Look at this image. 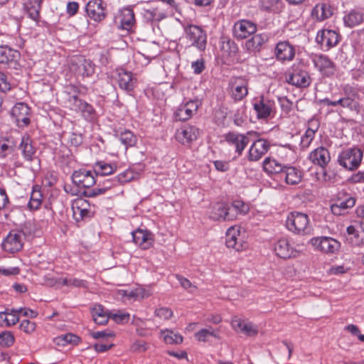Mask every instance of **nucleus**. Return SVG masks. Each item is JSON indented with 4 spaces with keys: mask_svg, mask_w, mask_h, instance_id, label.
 Returning a JSON list of instances; mask_svg holds the SVG:
<instances>
[{
    "mask_svg": "<svg viewBox=\"0 0 364 364\" xmlns=\"http://www.w3.org/2000/svg\"><path fill=\"white\" fill-rule=\"evenodd\" d=\"M286 82L298 88L308 87L311 83V78L306 70V65L301 60L295 62L285 75Z\"/></svg>",
    "mask_w": 364,
    "mask_h": 364,
    "instance_id": "nucleus-1",
    "label": "nucleus"
},
{
    "mask_svg": "<svg viewBox=\"0 0 364 364\" xmlns=\"http://www.w3.org/2000/svg\"><path fill=\"white\" fill-rule=\"evenodd\" d=\"M287 228L298 235H309L312 230L308 215L301 212H291L286 220Z\"/></svg>",
    "mask_w": 364,
    "mask_h": 364,
    "instance_id": "nucleus-2",
    "label": "nucleus"
},
{
    "mask_svg": "<svg viewBox=\"0 0 364 364\" xmlns=\"http://www.w3.org/2000/svg\"><path fill=\"white\" fill-rule=\"evenodd\" d=\"M363 158V150L357 146L343 150L338 155V164L348 171L359 168Z\"/></svg>",
    "mask_w": 364,
    "mask_h": 364,
    "instance_id": "nucleus-3",
    "label": "nucleus"
},
{
    "mask_svg": "<svg viewBox=\"0 0 364 364\" xmlns=\"http://www.w3.org/2000/svg\"><path fill=\"white\" fill-rule=\"evenodd\" d=\"M70 109L77 113L86 121L93 122L97 119V114L94 107L80 99L76 95H71L68 100Z\"/></svg>",
    "mask_w": 364,
    "mask_h": 364,
    "instance_id": "nucleus-4",
    "label": "nucleus"
},
{
    "mask_svg": "<svg viewBox=\"0 0 364 364\" xmlns=\"http://www.w3.org/2000/svg\"><path fill=\"white\" fill-rule=\"evenodd\" d=\"M185 38L191 46L196 47L200 51H204L207 46L206 32L202 27L193 24L184 26Z\"/></svg>",
    "mask_w": 364,
    "mask_h": 364,
    "instance_id": "nucleus-5",
    "label": "nucleus"
},
{
    "mask_svg": "<svg viewBox=\"0 0 364 364\" xmlns=\"http://www.w3.org/2000/svg\"><path fill=\"white\" fill-rule=\"evenodd\" d=\"M20 53L8 46H0V67L17 70L20 67Z\"/></svg>",
    "mask_w": 364,
    "mask_h": 364,
    "instance_id": "nucleus-6",
    "label": "nucleus"
},
{
    "mask_svg": "<svg viewBox=\"0 0 364 364\" xmlns=\"http://www.w3.org/2000/svg\"><path fill=\"white\" fill-rule=\"evenodd\" d=\"M355 204V198L350 194L341 191L338 192L334 203L331 205L333 215H341L345 214L348 209L353 208Z\"/></svg>",
    "mask_w": 364,
    "mask_h": 364,
    "instance_id": "nucleus-7",
    "label": "nucleus"
},
{
    "mask_svg": "<svg viewBox=\"0 0 364 364\" xmlns=\"http://www.w3.org/2000/svg\"><path fill=\"white\" fill-rule=\"evenodd\" d=\"M11 114L18 127H27L31 122V108L24 102L16 103L13 107Z\"/></svg>",
    "mask_w": 364,
    "mask_h": 364,
    "instance_id": "nucleus-8",
    "label": "nucleus"
},
{
    "mask_svg": "<svg viewBox=\"0 0 364 364\" xmlns=\"http://www.w3.org/2000/svg\"><path fill=\"white\" fill-rule=\"evenodd\" d=\"M73 183L79 188H89L97 181L94 171L80 168L75 171L71 176Z\"/></svg>",
    "mask_w": 364,
    "mask_h": 364,
    "instance_id": "nucleus-9",
    "label": "nucleus"
},
{
    "mask_svg": "<svg viewBox=\"0 0 364 364\" xmlns=\"http://www.w3.org/2000/svg\"><path fill=\"white\" fill-rule=\"evenodd\" d=\"M201 105L198 99L190 100L181 103L176 109L174 115L176 120L186 121L195 114Z\"/></svg>",
    "mask_w": 364,
    "mask_h": 364,
    "instance_id": "nucleus-10",
    "label": "nucleus"
},
{
    "mask_svg": "<svg viewBox=\"0 0 364 364\" xmlns=\"http://www.w3.org/2000/svg\"><path fill=\"white\" fill-rule=\"evenodd\" d=\"M117 83L121 90L129 95H133L137 80L130 71L119 69L117 71Z\"/></svg>",
    "mask_w": 364,
    "mask_h": 364,
    "instance_id": "nucleus-11",
    "label": "nucleus"
},
{
    "mask_svg": "<svg viewBox=\"0 0 364 364\" xmlns=\"http://www.w3.org/2000/svg\"><path fill=\"white\" fill-rule=\"evenodd\" d=\"M311 244L316 250L329 254L337 252L341 247L340 242L330 237H314L311 240Z\"/></svg>",
    "mask_w": 364,
    "mask_h": 364,
    "instance_id": "nucleus-12",
    "label": "nucleus"
},
{
    "mask_svg": "<svg viewBox=\"0 0 364 364\" xmlns=\"http://www.w3.org/2000/svg\"><path fill=\"white\" fill-rule=\"evenodd\" d=\"M257 24L246 19L236 21L233 26V35L237 39H245L255 34L257 31Z\"/></svg>",
    "mask_w": 364,
    "mask_h": 364,
    "instance_id": "nucleus-13",
    "label": "nucleus"
},
{
    "mask_svg": "<svg viewBox=\"0 0 364 364\" xmlns=\"http://www.w3.org/2000/svg\"><path fill=\"white\" fill-rule=\"evenodd\" d=\"M340 38L339 34L335 31L324 29L318 32L316 41L323 49L328 50L338 44Z\"/></svg>",
    "mask_w": 364,
    "mask_h": 364,
    "instance_id": "nucleus-14",
    "label": "nucleus"
},
{
    "mask_svg": "<svg viewBox=\"0 0 364 364\" xmlns=\"http://www.w3.org/2000/svg\"><path fill=\"white\" fill-rule=\"evenodd\" d=\"M274 251L278 257L282 259L294 257L297 255V251L292 247L289 239L286 237L279 238L274 242Z\"/></svg>",
    "mask_w": 364,
    "mask_h": 364,
    "instance_id": "nucleus-15",
    "label": "nucleus"
},
{
    "mask_svg": "<svg viewBox=\"0 0 364 364\" xmlns=\"http://www.w3.org/2000/svg\"><path fill=\"white\" fill-rule=\"evenodd\" d=\"M85 10L89 18L96 22H100L106 17L105 6L102 0L89 1Z\"/></svg>",
    "mask_w": 364,
    "mask_h": 364,
    "instance_id": "nucleus-16",
    "label": "nucleus"
},
{
    "mask_svg": "<svg viewBox=\"0 0 364 364\" xmlns=\"http://www.w3.org/2000/svg\"><path fill=\"white\" fill-rule=\"evenodd\" d=\"M314 65L318 71L326 77H331L336 72V65L326 55H316L312 60Z\"/></svg>",
    "mask_w": 364,
    "mask_h": 364,
    "instance_id": "nucleus-17",
    "label": "nucleus"
},
{
    "mask_svg": "<svg viewBox=\"0 0 364 364\" xmlns=\"http://www.w3.org/2000/svg\"><path fill=\"white\" fill-rule=\"evenodd\" d=\"M253 107L259 119H266L274 112L275 103L274 100L262 96L254 102Z\"/></svg>",
    "mask_w": 364,
    "mask_h": 364,
    "instance_id": "nucleus-18",
    "label": "nucleus"
},
{
    "mask_svg": "<svg viewBox=\"0 0 364 364\" xmlns=\"http://www.w3.org/2000/svg\"><path fill=\"white\" fill-rule=\"evenodd\" d=\"M1 245L6 252L10 253L18 252L23 248V235L20 232H10Z\"/></svg>",
    "mask_w": 364,
    "mask_h": 364,
    "instance_id": "nucleus-19",
    "label": "nucleus"
},
{
    "mask_svg": "<svg viewBox=\"0 0 364 364\" xmlns=\"http://www.w3.org/2000/svg\"><path fill=\"white\" fill-rule=\"evenodd\" d=\"M200 135V130L195 126L188 125L181 127L176 132V139L183 145L189 144Z\"/></svg>",
    "mask_w": 364,
    "mask_h": 364,
    "instance_id": "nucleus-20",
    "label": "nucleus"
},
{
    "mask_svg": "<svg viewBox=\"0 0 364 364\" xmlns=\"http://www.w3.org/2000/svg\"><path fill=\"white\" fill-rule=\"evenodd\" d=\"M296 50L288 41H279L274 49L276 58L282 62L291 61L295 56Z\"/></svg>",
    "mask_w": 364,
    "mask_h": 364,
    "instance_id": "nucleus-21",
    "label": "nucleus"
},
{
    "mask_svg": "<svg viewBox=\"0 0 364 364\" xmlns=\"http://www.w3.org/2000/svg\"><path fill=\"white\" fill-rule=\"evenodd\" d=\"M270 148L268 141L264 139H259L253 142L251 145L249 153L248 159L251 161H257L265 155Z\"/></svg>",
    "mask_w": 364,
    "mask_h": 364,
    "instance_id": "nucleus-22",
    "label": "nucleus"
},
{
    "mask_svg": "<svg viewBox=\"0 0 364 364\" xmlns=\"http://www.w3.org/2000/svg\"><path fill=\"white\" fill-rule=\"evenodd\" d=\"M225 141L230 145L232 146L235 149V152L237 156H240L249 143V138L245 134L228 132L225 135Z\"/></svg>",
    "mask_w": 364,
    "mask_h": 364,
    "instance_id": "nucleus-23",
    "label": "nucleus"
},
{
    "mask_svg": "<svg viewBox=\"0 0 364 364\" xmlns=\"http://www.w3.org/2000/svg\"><path fill=\"white\" fill-rule=\"evenodd\" d=\"M18 149L21 150V155L25 161L31 162L36 159V148L33 145L31 137L28 134L21 136Z\"/></svg>",
    "mask_w": 364,
    "mask_h": 364,
    "instance_id": "nucleus-24",
    "label": "nucleus"
},
{
    "mask_svg": "<svg viewBox=\"0 0 364 364\" xmlns=\"http://www.w3.org/2000/svg\"><path fill=\"white\" fill-rule=\"evenodd\" d=\"M43 0H27L23 4V9L28 18L38 25Z\"/></svg>",
    "mask_w": 364,
    "mask_h": 364,
    "instance_id": "nucleus-25",
    "label": "nucleus"
},
{
    "mask_svg": "<svg viewBox=\"0 0 364 364\" xmlns=\"http://www.w3.org/2000/svg\"><path fill=\"white\" fill-rule=\"evenodd\" d=\"M308 158L312 164L321 168H325L331 161L329 151L323 146H319L311 151Z\"/></svg>",
    "mask_w": 364,
    "mask_h": 364,
    "instance_id": "nucleus-26",
    "label": "nucleus"
},
{
    "mask_svg": "<svg viewBox=\"0 0 364 364\" xmlns=\"http://www.w3.org/2000/svg\"><path fill=\"white\" fill-rule=\"evenodd\" d=\"M228 213H230L229 205L223 202H218L211 206L209 218L215 221H231Z\"/></svg>",
    "mask_w": 364,
    "mask_h": 364,
    "instance_id": "nucleus-27",
    "label": "nucleus"
},
{
    "mask_svg": "<svg viewBox=\"0 0 364 364\" xmlns=\"http://www.w3.org/2000/svg\"><path fill=\"white\" fill-rule=\"evenodd\" d=\"M232 96L236 101L242 100L248 93L247 81L246 79L238 77L232 79L230 82Z\"/></svg>",
    "mask_w": 364,
    "mask_h": 364,
    "instance_id": "nucleus-28",
    "label": "nucleus"
},
{
    "mask_svg": "<svg viewBox=\"0 0 364 364\" xmlns=\"http://www.w3.org/2000/svg\"><path fill=\"white\" fill-rule=\"evenodd\" d=\"M133 241L143 250L150 248L154 243V235L148 231L139 229L132 232Z\"/></svg>",
    "mask_w": 364,
    "mask_h": 364,
    "instance_id": "nucleus-29",
    "label": "nucleus"
},
{
    "mask_svg": "<svg viewBox=\"0 0 364 364\" xmlns=\"http://www.w3.org/2000/svg\"><path fill=\"white\" fill-rule=\"evenodd\" d=\"M343 21L344 26L348 28L359 26L364 21V12L362 9H351L345 13Z\"/></svg>",
    "mask_w": 364,
    "mask_h": 364,
    "instance_id": "nucleus-30",
    "label": "nucleus"
},
{
    "mask_svg": "<svg viewBox=\"0 0 364 364\" xmlns=\"http://www.w3.org/2000/svg\"><path fill=\"white\" fill-rule=\"evenodd\" d=\"M268 37L265 33L255 34L245 42V48L249 53H259L267 42Z\"/></svg>",
    "mask_w": 364,
    "mask_h": 364,
    "instance_id": "nucleus-31",
    "label": "nucleus"
},
{
    "mask_svg": "<svg viewBox=\"0 0 364 364\" xmlns=\"http://www.w3.org/2000/svg\"><path fill=\"white\" fill-rule=\"evenodd\" d=\"M333 15V8L328 3H318L311 11V16L317 21H323Z\"/></svg>",
    "mask_w": 364,
    "mask_h": 364,
    "instance_id": "nucleus-32",
    "label": "nucleus"
},
{
    "mask_svg": "<svg viewBox=\"0 0 364 364\" xmlns=\"http://www.w3.org/2000/svg\"><path fill=\"white\" fill-rule=\"evenodd\" d=\"M279 178L289 185H296L301 181L302 172L294 166H284Z\"/></svg>",
    "mask_w": 364,
    "mask_h": 364,
    "instance_id": "nucleus-33",
    "label": "nucleus"
},
{
    "mask_svg": "<svg viewBox=\"0 0 364 364\" xmlns=\"http://www.w3.org/2000/svg\"><path fill=\"white\" fill-rule=\"evenodd\" d=\"M143 17L146 22H159L167 17L166 12L159 6L143 9Z\"/></svg>",
    "mask_w": 364,
    "mask_h": 364,
    "instance_id": "nucleus-34",
    "label": "nucleus"
},
{
    "mask_svg": "<svg viewBox=\"0 0 364 364\" xmlns=\"http://www.w3.org/2000/svg\"><path fill=\"white\" fill-rule=\"evenodd\" d=\"M114 136L124 146L125 150L134 146L137 143L136 136L129 130H114Z\"/></svg>",
    "mask_w": 364,
    "mask_h": 364,
    "instance_id": "nucleus-35",
    "label": "nucleus"
},
{
    "mask_svg": "<svg viewBox=\"0 0 364 364\" xmlns=\"http://www.w3.org/2000/svg\"><path fill=\"white\" fill-rule=\"evenodd\" d=\"M17 146V141L12 136L0 138V159H4L13 153Z\"/></svg>",
    "mask_w": 364,
    "mask_h": 364,
    "instance_id": "nucleus-36",
    "label": "nucleus"
},
{
    "mask_svg": "<svg viewBox=\"0 0 364 364\" xmlns=\"http://www.w3.org/2000/svg\"><path fill=\"white\" fill-rule=\"evenodd\" d=\"M284 166L271 157L266 158L263 161V169L269 176L275 175L280 177Z\"/></svg>",
    "mask_w": 364,
    "mask_h": 364,
    "instance_id": "nucleus-37",
    "label": "nucleus"
},
{
    "mask_svg": "<svg viewBox=\"0 0 364 364\" xmlns=\"http://www.w3.org/2000/svg\"><path fill=\"white\" fill-rule=\"evenodd\" d=\"M94 321L99 325H105L109 319V312L105 311L100 304H95L91 309Z\"/></svg>",
    "mask_w": 364,
    "mask_h": 364,
    "instance_id": "nucleus-38",
    "label": "nucleus"
},
{
    "mask_svg": "<svg viewBox=\"0 0 364 364\" xmlns=\"http://www.w3.org/2000/svg\"><path fill=\"white\" fill-rule=\"evenodd\" d=\"M228 216L230 217L231 220L237 219L238 215H245L249 211V206L242 200H235L231 205H229Z\"/></svg>",
    "mask_w": 364,
    "mask_h": 364,
    "instance_id": "nucleus-39",
    "label": "nucleus"
},
{
    "mask_svg": "<svg viewBox=\"0 0 364 364\" xmlns=\"http://www.w3.org/2000/svg\"><path fill=\"white\" fill-rule=\"evenodd\" d=\"M135 24V17L134 11L130 8L124 9L122 11L121 20H120V28L130 31Z\"/></svg>",
    "mask_w": 364,
    "mask_h": 364,
    "instance_id": "nucleus-40",
    "label": "nucleus"
},
{
    "mask_svg": "<svg viewBox=\"0 0 364 364\" xmlns=\"http://www.w3.org/2000/svg\"><path fill=\"white\" fill-rule=\"evenodd\" d=\"M259 6L262 11L279 14L284 9L281 0H259Z\"/></svg>",
    "mask_w": 364,
    "mask_h": 364,
    "instance_id": "nucleus-41",
    "label": "nucleus"
},
{
    "mask_svg": "<svg viewBox=\"0 0 364 364\" xmlns=\"http://www.w3.org/2000/svg\"><path fill=\"white\" fill-rule=\"evenodd\" d=\"M43 193L41 191V188L37 185L33 186L30 200L28 203V209L31 210H36L39 209L43 202Z\"/></svg>",
    "mask_w": 364,
    "mask_h": 364,
    "instance_id": "nucleus-42",
    "label": "nucleus"
},
{
    "mask_svg": "<svg viewBox=\"0 0 364 364\" xmlns=\"http://www.w3.org/2000/svg\"><path fill=\"white\" fill-rule=\"evenodd\" d=\"M117 167L105 161H97L94 166V173L97 177L103 176L113 173Z\"/></svg>",
    "mask_w": 364,
    "mask_h": 364,
    "instance_id": "nucleus-43",
    "label": "nucleus"
},
{
    "mask_svg": "<svg viewBox=\"0 0 364 364\" xmlns=\"http://www.w3.org/2000/svg\"><path fill=\"white\" fill-rule=\"evenodd\" d=\"M234 328L248 336H252L257 333V329L252 323L242 320H237L233 323Z\"/></svg>",
    "mask_w": 364,
    "mask_h": 364,
    "instance_id": "nucleus-44",
    "label": "nucleus"
},
{
    "mask_svg": "<svg viewBox=\"0 0 364 364\" xmlns=\"http://www.w3.org/2000/svg\"><path fill=\"white\" fill-rule=\"evenodd\" d=\"M220 50L223 56L232 57L237 53L238 47L233 41L223 38L221 41Z\"/></svg>",
    "mask_w": 364,
    "mask_h": 364,
    "instance_id": "nucleus-45",
    "label": "nucleus"
},
{
    "mask_svg": "<svg viewBox=\"0 0 364 364\" xmlns=\"http://www.w3.org/2000/svg\"><path fill=\"white\" fill-rule=\"evenodd\" d=\"M80 341V337L70 333L62 334L54 338V343L60 346H65L68 344L77 345Z\"/></svg>",
    "mask_w": 364,
    "mask_h": 364,
    "instance_id": "nucleus-46",
    "label": "nucleus"
},
{
    "mask_svg": "<svg viewBox=\"0 0 364 364\" xmlns=\"http://www.w3.org/2000/svg\"><path fill=\"white\" fill-rule=\"evenodd\" d=\"M164 341L167 344H179L183 341V337L181 334L175 333L173 331L166 329L161 331Z\"/></svg>",
    "mask_w": 364,
    "mask_h": 364,
    "instance_id": "nucleus-47",
    "label": "nucleus"
},
{
    "mask_svg": "<svg viewBox=\"0 0 364 364\" xmlns=\"http://www.w3.org/2000/svg\"><path fill=\"white\" fill-rule=\"evenodd\" d=\"M225 243L228 248H232L237 251H240L242 249V245L237 242V237L233 228H230L228 230Z\"/></svg>",
    "mask_w": 364,
    "mask_h": 364,
    "instance_id": "nucleus-48",
    "label": "nucleus"
},
{
    "mask_svg": "<svg viewBox=\"0 0 364 364\" xmlns=\"http://www.w3.org/2000/svg\"><path fill=\"white\" fill-rule=\"evenodd\" d=\"M81 203L80 206H76L74 209V215L76 217L77 221L90 218L92 216V213L89 209L84 207L87 203L86 200L81 201Z\"/></svg>",
    "mask_w": 364,
    "mask_h": 364,
    "instance_id": "nucleus-49",
    "label": "nucleus"
},
{
    "mask_svg": "<svg viewBox=\"0 0 364 364\" xmlns=\"http://www.w3.org/2000/svg\"><path fill=\"white\" fill-rule=\"evenodd\" d=\"M9 310L7 309L4 312H1L0 317L4 319L7 326H11L18 322L19 317L18 316V312H12L11 311L9 312Z\"/></svg>",
    "mask_w": 364,
    "mask_h": 364,
    "instance_id": "nucleus-50",
    "label": "nucleus"
},
{
    "mask_svg": "<svg viewBox=\"0 0 364 364\" xmlns=\"http://www.w3.org/2000/svg\"><path fill=\"white\" fill-rule=\"evenodd\" d=\"M78 69L83 77H90L95 73V65L89 60H84Z\"/></svg>",
    "mask_w": 364,
    "mask_h": 364,
    "instance_id": "nucleus-51",
    "label": "nucleus"
},
{
    "mask_svg": "<svg viewBox=\"0 0 364 364\" xmlns=\"http://www.w3.org/2000/svg\"><path fill=\"white\" fill-rule=\"evenodd\" d=\"M347 232L352 237L350 238L351 243L354 245H359L363 242V238L360 237L359 230L356 229L353 225L347 228Z\"/></svg>",
    "mask_w": 364,
    "mask_h": 364,
    "instance_id": "nucleus-52",
    "label": "nucleus"
},
{
    "mask_svg": "<svg viewBox=\"0 0 364 364\" xmlns=\"http://www.w3.org/2000/svg\"><path fill=\"white\" fill-rule=\"evenodd\" d=\"M109 318L117 323H127L129 320V314L120 311L109 312Z\"/></svg>",
    "mask_w": 364,
    "mask_h": 364,
    "instance_id": "nucleus-53",
    "label": "nucleus"
},
{
    "mask_svg": "<svg viewBox=\"0 0 364 364\" xmlns=\"http://www.w3.org/2000/svg\"><path fill=\"white\" fill-rule=\"evenodd\" d=\"M15 338L10 331H4L0 333V346L2 347H10L14 343Z\"/></svg>",
    "mask_w": 364,
    "mask_h": 364,
    "instance_id": "nucleus-54",
    "label": "nucleus"
},
{
    "mask_svg": "<svg viewBox=\"0 0 364 364\" xmlns=\"http://www.w3.org/2000/svg\"><path fill=\"white\" fill-rule=\"evenodd\" d=\"M135 178V173L131 169H127L118 174L116 177L117 183H125L131 181Z\"/></svg>",
    "mask_w": 364,
    "mask_h": 364,
    "instance_id": "nucleus-55",
    "label": "nucleus"
},
{
    "mask_svg": "<svg viewBox=\"0 0 364 364\" xmlns=\"http://www.w3.org/2000/svg\"><path fill=\"white\" fill-rule=\"evenodd\" d=\"M218 337L216 332L212 328H203L195 333L196 338L199 341H206L209 336Z\"/></svg>",
    "mask_w": 364,
    "mask_h": 364,
    "instance_id": "nucleus-56",
    "label": "nucleus"
},
{
    "mask_svg": "<svg viewBox=\"0 0 364 364\" xmlns=\"http://www.w3.org/2000/svg\"><path fill=\"white\" fill-rule=\"evenodd\" d=\"M62 284L68 287H86L87 282L73 277H65L62 279Z\"/></svg>",
    "mask_w": 364,
    "mask_h": 364,
    "instance_id": "nucleus-57",
    "label": "nucleus"
},
{
    "mask_svg": "<svg viewBox=\"0 0 364 364\" xmlns=\"http://www.w3.org/2000/svg\"><path fill=\"white\" fill-rule=\"evenodd\" d=\"M343 108H347L350 111L359 112V103L355 98L343 97Z\"/></svg>",
    "mask_w": 364,
    "mask_h": 364,
    "instance_id": "nucleus-58",
    "label": "nucleus"
},
{
    "mask_svg": "<svg viewBox=\"0 0 364 364\" xmlns=\"http://www.w3.org/2000/svg\"><path fill=\"white\" fill-rule=\"evenodd\" d=\"M314 137L315 134H313L312 131L306 130L305 133L304 134L301 139V147L303 149L309 148Z\"/></svg>",
    "mask_w": 364,
    "mask_h": 364,
    "instance_id": "nucleus-59",
    "label": "nucleus"
},
{
    "mask_svg": "<svg viewBox=\"0 0 364 364\" xmlns=\"http://www.w3.org/2000/svg\"><path fill=\"white\" fill-rule=\"evenodd\" d=\"M111 188V185H105L102 188H95L93 189H88L83 192L84 195L87 197H95L106 193L107 190Z\"/></svg>",
    "mask_w": 364,
    "mask_h": 364,
    "instance_id": "nucleus-60",
    "label": "nucleus"
},
{
    "mask_svg": "<svg viewBox=\"0 0 364 364\" xmlns=\"http://www.w3.org/2000/svg\"><path fill=\"white\" fill-rule=\"evenodd\" d=\"M11 89V84L9 77L4 73L0 72V91L6 93Z\"/></svg>",
    "mask_w": 364,
    "mask_h": 364,
    "instance_id": "nucleus-61",
    "label": "nucleus"
},
{
    "mask_svg": "<svg viewBox=\"0 0 364 364\" xmlns=\"http://www.w3.org/2000/svg\"><path fill=\"white\" fill-rule=\"evenodd\" d=\"M36 326L34 322L25 319L21 322L19 328L23 332L30 334L35 331Z\"/></svg>",
    "mask_w": 364,
    "mask_h": 364,
    "instance_id": "nucleus-62",
    "label": "nucleus"
},
{
    "mask_svg": "<svg viewBox=\"0 0 364 364\" xmlns=\"http://www.w3.org/2000/svg\"><path fill=\"white\" fill-rule=\"evenodd\" d=\"M172 311L166 307H161L155 311V315L161 319H168L172 316Z\"/></svg>",
    "mask_w": 364,
    "mask_h": 364,
    "instance_id": "nucleus-63",
    "label": "nucleus"
},
{
    "mask_svg": "<svg viewBox=\"0 0 364 364\" xmlns=\"http://www.w3.org/2000/svg\"><path fill=\"white\" fill-rule=\"evenodd\" d=\"M191 68L196 75L200 74L205 68L203 58L198 59L191 63Z\"/></svg>",
    "mask_w": 364,
    "mask_h": 364,
    "instance_id": "nucleus-64",
    "label": "nucleus"
}]
</instances>
